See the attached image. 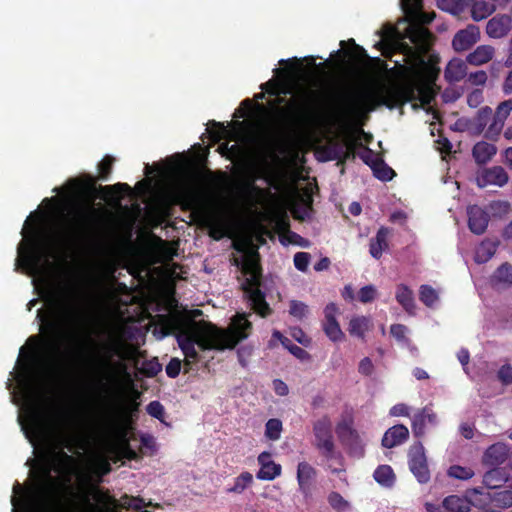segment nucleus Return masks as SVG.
<instances>
[{"label": "nucleus", "mask_w": 512, "mask_h": 512, "mask_svg": "<svg viewBox=\"0 0 512 512\" xmlns=\"http://www.w3.org/2000/svg\"><path fill=\"white\" fill-rule=\"evenodd\" d=\"M512 29V18L507 14H497L486 24L489 37L499 39L505 37Z\"/></svg>", "instance_id": "22"}, {"label": "nucleus", "mask_w": 512, "mask_h": 512, "mask_svg": "<svg viewBox=\"0 0 512 512\" xmlns=\"http://www.w3.org/2000/svg\"><path fill=\"white\" fill-rule=\"evenodd\" d=\"M468 227L476 235L485 233L490 216L488 212L478 205H470L467 208Z\"/></svg>", "instance_id": "20"}, {"label": "nucleus", "mask_w": 512, "mask_h": 512, "mask_svg": "<svg viewBox=\"0 0 512 512\" xmlns=\"http://www.w3.org/2000/svg\"><path fill=\"white\" fill-rule=\"evenodd\" d=\"M33 497L45 512H64L56 479L48 466L42 467L35 476Z\"/></svg>", "instance_id": "7"}, {"label": "nucleus", "mask_w": 512, "mask_h": 512, "mask_svg": "<svg viewBox=\"0 0 512 512\" xmlns=\"http://www.w3.org/2000/svg\"><path fill=\"white\" fill-rule=\"evenodd\" d=\"M419 299L427 307H432L438 300V294L430 285H421L419 289Z\"/></svg>", "instance_id": "47"}, {"label": "nucleus", "mask_w": 512, "mask_h": 512, "mask_svg": "<svg viewBox=\"0 0 512 512\" xmlns=\"http://www.w3.org/2000/svg\"><path fill=\"white\" fill-rule=\"evenodd\" d=\"M336 433L341 442L358 433L353 428V417L351 415L344 417L341 421L337 423Z\"/></svg>", "instance_id": "44"}, {"label": "nucleus", "mask_w": 512, "mask_h": 512, "mask_svg": "<svg viewBox=\"0 0 512 512\" xmlns=\"http://www.w3.org/2000/svg\"><path fill=\"white\" fill-rule=\"evenodd\" d=\"M203 224L209 229V236L214 240L218 241L226 236L227 226L221 218L205 213Z\"/></svg>", "instance_id": "31"}, {"label": "nucleus", "mask_w": 512, "mask_h": 512, "mask_svg": "<svg viewBox=\"0 0 512 512\" xmlns=\"http://www.w3.org/2000/svg\"><path fill=\"white\" fill-rule=\"evenodd\" d=\"M437 0L438 7L442 10H449L454 13L463 12L465 9L470 8L471 17L475 21H480L490 16L495 10L496 6L490 4L485 0Z\"/></svg>", "instance_id": "12"}, {"label": "nucleus", "mask_w": 512, "mask_h": 512, "mask_svg": "<svg viewBox=\"0 0 512 512\" xmlns=\"http://www.w3.org/2000/svg\"><path fill=\"white\" fill-rule=\"evenodd\" d=\"M113 433L118 441V449L120 451V455L128 460H137L139 455L134 449H132L129 443L127 430L121 425H115L113 428Z\"/></svg>", "instance_id": "28"}, {"label": "nucleus", "mask_w": 512, "mask_h": 512, "mask_svg": "<svg viewBox=\"0 0 512 512\" xmlns=\"http://www.w3.org/2000/svg\"><path fill=\"white\" fill-rule=\"evenodd\" d=\"M242 270L250 277L246 278L241 288L247 297L251 309H253L261 317H267L272 314V309L266 301L265 293L260 289L261 274L258 265L252 261L244 262Z\"/></svg>", "instance_id": "8"}, {"label": "nucleus", "mask_w": 512, "mask_h": 512, "mask_svg": "<svg viewBox=\"0 0 512 512\" xmlns=\"http://www.w3.org/2000/svg\"><path fill=\"white\" fill-rule=\"evenodd\" d=\"M144 506L143 500L138 497L123 496L121 498V507L127 510H140Z\"/></svg>", "instance_id": "58"}, {"label": "nucleus", "mask_w": 512, "mask_h": 512, "mask_svg": "<svg viewBox=\"0 0 512 512\" xmlns=\"http://www.w3.org/2000/svg\"><path fill=\"white\" fill-rule=\"evenodd\" d=\"M96 504H92L90 499L86 497L85 501L89 506V512H117V501L108 493L96 490L93 494Z\"/></svg>", "instance_id": "26"}, {"label": "nucleus", "mask_w": 512, "mask_h": 512, "mask_svg": "<svg viewBox=\"0 0 512 512\" xmlns=\"http://www.w3.org/2000/svg\"><path fill=\"white\" fill-rule=\"evenodd\" d=\"M254 482V478L252 473L248 471H244L240 473L235 479L232 487L227 489L228 493L241 494L247 488L252 486Z\"/></svg>", "instance_id": "41"}, {"label": "nucleus", "mask_w": 512, "mask_h": 512, "mask_svg": "<svg viewBox=\"0 0 512 512\" xmlns=\"http://www.w3.org/2000/svg\"><path fill=\"white\" fill-rule=\"evenodd\" d=\"M161 370L162 365L159 363L157 358H153L150 360H145L142 363L139 372L148 378H152L155 377Z\"/></svg>", "instance_id": "50"}, {"label": "nucleus", "mask_w": 512, "mask_h": 512, "mask_svg": "<svg viewBox=\"0 0 512 512\" xmlns=\"http://www.w3.org/2000/svg\"><path fill=\"white\" fill-rule=\"evenodd\" d=\"M483 484L489 489H497L502 486L512 489V477H509L503 468L491 467L483 475Z\"/></svg>", "instance_id": "24"}, {"label": "nucleus", "mask_w": 512, "mask_h": 512, "mask_svg": "<svg viewBox=\"0 0 512 512\" xmlns=\"http://www.w3.org/2000/svg\"><path fill=\"white\" fill-rule=\"evenodd\" d=\"M403 5L409 22L403 32V38L409 39L419 53L428 52L433 45L435 36L425 25L430 24L434 20L436 17L435 12L423 11L422 0H420L419 4L403 2Z\"/></svg>", "instance_id": "6"}, {"label": "nucleus", "mask_w": 512, "mask_h": 512, "mask_svg": "<svg viewBox=\"0 0 512 512\" xmlns=\"http://www.w3.org/2000/svg\"><path fill=\"white\" fill-rule=\"evenodd\" d=\"M139 397H140V392L135 391L134 398L129 400L122 407V414L125 419L131 418L134 414H136L138 412L140 403L137 402V398H139Z\"/></svg>", "instance_id": "53"}, {"label": "nucleus", "mask_w": 512, "mask_h": 512, "mask_svg": "<svg viewBox=\"0 0 512 512\" xmlns=\"http://www.w3.org/2000/svg\"><path fill=\"white\" fill-rule=\"evenodd\" d=\"M328 503L332 509L336 512H347L350 508V504L347 500H345L342 495L336 491H332L328 495Z\"/></svg>", "instance_id": "48"}, {"label": "nucleus", "mask_w": 512, "mask_h": 512, "mask_svg": "<svg viewBox=\"0 0 512 512\" xmlns=\"http://www.w3.org/2000/svg\"><path fill=\"white\" fill-rule=\"evenodd\" d=\"M315 95L314 91H305L303 93L304 101L301 103L294 100L289 101L286 108L280 110L284 123L289 126H303L315 122L319 116L318 110L309 101Z\"/></svg>", "instance_id": "10"}, {"label": "nucleus", "mask_w": 512, "mask_h": 512, "mask_svg": "<svg viewBox=\"0 0 512 512\" xmlns=\"http://www.w3.org/2000/svg\"><path fill=\"white\" fill-rule=\"evenodd\" d=\"M294 266L299 271L305 272L310 262V254L307 252H297L294 255Z\"/></svg>", "instance_id": "59"}, {"label": "nucleus", "mask_w": 512, "mask_h": 512, "mask_svg": "<svg viewBox=\"0 0 512 512\" xmlns=\"http://www.w3.org/2000/svg\"><path fill=\"white\" fill-rule=\"evenodd\" d=\"M447 474L449 477L459 479V480H468L474 476V471L470 467H463L460 465H452L449 467Z\"/></svg>", "instance_id": "51"}, {"label": "nucleus", "mask_w": 512, "mask_h": 512, "mask_svg": "<svg viewBox=\"0 0 512 512\" xmlns=\"http://www.w3.org/2000/svg\"><path fill=\"white\" fill-rule=\"evenodd\" d=\"M429 105L433 91L429 85L404 81L382 89L347 88L339 91L329 105L330 117L341 126H361L368 114L379 106L394 109L418 99Z\"/></svg>", "instance_id": "1"}, {"label": "nucleus", "mask_w": 512, "mask_h": 512, "mask_svg": "<svg viewBox=\"0 0 512 512\" xmlns=\"http://www.w3.org/2000/svg\"><path fill=\"white\" fill-rule=\"evenodd\" d=\"M184 321L180 314H160L156 317L154 334L160 339L175 335L177 343L186 358L197 360L195 345L205 350L233 349L239 342L248 338L252 323L246 314H237L232 319L231 328L224 330L211 322L201 321L194 334L183 330Z\"/></svg>", "instance_id": "2"}, {"label": "nucleus", "mask_w": 512, "mask_h": 512, "mask_svg": "<svg viewBox=\"0 0 512 512\" xmlns=\"http://www.w3.org/2000/svg\"><path fill=\"white\" fill-rule=\"evenodd\" d=\"M67 420L68 417L65 413L60 412L57 414V450L53 452L52 460L60 469H65L74 462V458L64 451V448L72 451L75 444L74 435L66 429Z\"/></svg>", "instance_id": "11"}, {"label": "nucleus", "mask_w": 512, "mask_h": 512, "mask_svg": "<svg viewBox=\"0 0 512 512\" xmlns=\"http://www.w3.org/2000/svg\"><path fill=\"white\" fill-rule=\"evenodd\" d=\"M289 313L298 320H302L308 313V306L297 300H292L289 305Z\"/></svg>", "instance_id": "54"}, {"label": "nucleus", "mask_w": 512, "mask_h": 512, "mask_svg": "<svg viewBox=\"0 0 512 512\" xmlns=\"http://www.w3.org/2000/svg\"><path fill=\"white\" fill-rule=\"evenodd\" d=\"M491 283L494 287H508L512 285V265L503 263L491 276Z\"/></svg>", "instance_id": "36"}, {"label": "nucleus", "mask_w": 512, "mask_h": 512, "mask_svg": "<svg viewBox=\"0 0 512 512\" xmlns=\"http://www.w3.org/2000/svg\"><path fill=\"white\" fill-rule=\"evenodd\" d=\"M408 464L410 471L419 483L425 484L430 480V471L427 464L425 449L421 441H416L410 446L408 452Z\"/></svg>", "instance_id": "13"}, {"label": "nucleus", "mask_w": 512, "mask_h": 512, "mask_svg": "<svg viewBox=\"0 0 512 512\" xmlns=\"http://www.w3.org/2000/svg\"><path fill=\"white\" fill-rule=\"evenodd\" d=\"M123 343L114 337L100 345L97 353L86 358L87 367L102 379H113L118 373L126 370L124 363Z\"/></svg>", "instance_id": "5"}, {"label": "nucleus", "mask_w": 512, "mask_h": 512, "mask_svg": "<svg viewBox=\"0 0 512 512\" xmlns=\"http://www.w3.org/2000/svg\"><path fill=\"white\" fill-rule=\"evenodd\" d=\"M466 75V65L458 59L451 60L445 68L444 77L448 82H459Z\"/></svg>", "instance_id": "37"}, {"label": "nucleus", "mask_w": 512, "mask_h": 512, "mask_svg": "<svg viewBox=\"0 0 512 512\" xmlns=\"http://www.w3.org/2000/svg\"><path fill=\"white\" fill-rule=\"evenodd\" d=\"M407 333V327L403 324H393L390 326V334L399 342L405 341Z\"/></svg>", "instance_id": "61"}, {"label": "nucleus", "mask_w": 512, "mask_h": 512, "mask_svg": "<svg viewBox=\"0 0 512 512\" xmlns=\"http://www.w3.org/2000/svg\"><path fill=\"white\" fill-rule=\"evenodd\" d=\"M47 304L52 319L45 322L50 332L62 327H80L86 323L87 314L73 285L62 282L52 286L47 294Z\"/></svg>", "instance_id": "4"}, {"label": "nucleus", "mask_w": 512, "mask_h": 512, "mask_svg": "<svg viewBox=\"0 0 512 512\" xmlns=\"http://www.w3.org/2000/svg\"><path fill=\"white\" fill-rule=\"evenodd\" d=\"M390 230L387 227H380L376 236L370 239L369 253L375 259H380L383 252L388 249V236Z\"/></svg>", "instance_id": "30"}, {"label": "nucleus", "mask_w": 512, "mask_h": 512, "mask_svg": "<svg viewBox=\"0 0 512 512\" xmlns=\"http://www.w3.org/2000/svg\"><path fill=\"white\" fill-rule=\"evenodd\" d=\"M493 501L499 506L503 508H508L512 506V491L511 490H503L500 492H496L493 496Z\"/></svg>", "instance_id": "55"}, {"label": "nucleus", "mask_w": 512, "mask_h": 512, "mask_svg": "<svg viewBox=\"0 0 512 512\" xmlns=\"http://www.w3.org/2000/svg\"><path fill=\"white\" fill-rule=\"evenodd\" d=\"M208 132L211 140L216 143L227 139L231 133L227 126L215 120L209 122Z\"/></svg>", "instance_id": "45"}, {"label": "nucleus", "mask_w": 512, "mask_h": 512, "mask_svg": "<svg viewBox=\"0 0 512 512\" xmlns=\"http://www.w3.org/2000/svg\"><path fill=\"white\" fill-rule=\"evenodd\" d=\"M290 335L300 344L304 346H308L310 343L309 337L305 334V332L299 328L294 327L291 329Z\"/></svg>", "instance_id": "64"}, {"label": "nucleus", "mask_w": 512, "mask_h": 512, "mask_svg": "<svg viewBox=\"0 0 512 512\" xmlns=\"http://www.w3.org/2000/svg\"><path fill=\"white\" fill-rule=\"evenodd\" d=\"M437 422V415L431 408L424 407L422 410L414 414L412 419V433L414 437L421 438L425 434V427L427 424L435 425Z\"/></svg>", "instance_id": "23"}, {"label": "nucleus", "mask_w": 512, "mask_h": 512, "mask_svg": "<svg viewBox=\"0 0 512 512\" xmlns=\"http://www.w3.org/2000/svg\"><path fill=\"white\" fill-rule=\"evenodd\" d=\"M395 298L402 308L409 314H415V299L413 291L405 284L397 286Z\"/></svg>", "instance_id": "32"}, {"label": "nucleus", "mask_w": 512, "mask_h": 512, "mask_svg": "<svg viewBox=\"0 0 512 512\" xmlns=\"http://www.w3.org/2000/svg\"><path fill=\"white\" fill-rule=\"evenodd\" d=\"M495 53V49L490 45H480L466 57L467 63L480 66L489 62Z\"/></svg>", "instance_id": "33"}, {"label": "nucleus", "mask_w": 512, "mask_h": 512, "mask_svg": "<svg viewBox=\"0 0 512 512\" xmlns=\"http://www.w3.org/2000/svg\"><path fill=\"white\" fill-rule=\"evenodd\" d=\"M81 190L84 193L87 194H94L96 191L100 193V196L104 200H116L119 199V195L122 192L129 191L131 188L126 183H116L114 185H106V186H99V188L96 187V178L87 175L86 180L82 183Z\"/></svg>", "instance_id": "15"}, {"label": "nucleus", "mask_w": 512, "mask_h": 512, "mask_svg": "<svg viewBox=\"0 0 512 512\" xmlns=\"http://www.w3.org/2000/svg\"><path fill=\"white\" fill-rule=\"evenodd\" d=\"M147 413L158 419L159 421H163L165 416L164 406L157 400L151 401L146 407Z\"/></svg>", "instance_id": "57"}, {"label": "nucleus", "mask_w": 512, "mask_h": 512, "mask_svg": "<svg viewBox=\"0 0 512 512\" xmlns=\"http://www.w3.org/2000/svg\"><path fill=\"white\" fill-rule=\"evenodd\" d=\"M338 307L335 303H329L324 309L323 330L326 336L333 342H339L344 339L345 334L340 328L336 319Z\"/></svg>", "instance_id": "18"}, {"label": "nucleus", "mask_w": 512, "mask_h": 512, "mask_svg": "<svg viewBox=\"0 0 512 512\" xmlns=\"http://www.w3.org/2000/svg\"><path fill=\"white\" fill-rule=\"evenodd\" d=\"M496 154L497 147L486 141H479L472 148V157L479 166L490 162Z\"/></svg>", "instance_id": "29"}, {"label": "nucleus", "mask_w": 512, "mask_h": 512, "mask_svg": "<svg viewBox=\"0 0 512 512\" xmlns=\"http://www.w3.org/2000/svg\"><path fill=\"white\" fill-rule=\"evenodd\" d=\"M98 219L97 210L91 205L78 207L73 214L72 222L61 238L44 236L35 231L29 240V249L24 253L18 248L17 265L21 264L27 269L38 270L47 252L54 249L60 243L80 244L89 241L95 233Z\"/></svg>", "instance_id": "3"}, {"label": "nucleus", "mask_w": 512, "mask_h": 512, "mask_svg": "<svg viewBox=\"0 0 512 512\" xmlns=\"http://www.w3.org/2000/svg\"><path fill=\"white\" fill-rule=\"evenodd\" d=\"M371 320L366 316L353 317L349 322L348 331L352 336L364 339L365 333L370 329Z\"/></svg>", "instance_id": "38"}, {"label": "nucleus", "mask_w": 512, "mask_h": 512, "mask_svg": "<svg viewBox=\"0 0 512 512\" xmlns=\"http://www.w3.org/2000/svg\"><path fill=\"white\" fill-rule=\"evenodd\" d=\"M498 245L499 240L497 239L483 240L476 248L475 261L480 264L488 262L496 253Z\"/></svg>", "instance_id": "34"}, {"label": "nucleus", "mask_w": 512, "mask_h": 512, "mask_svg": "<svg viewBox=\"0 0 512 512\" xmlns=\"http://www.w3.org/2000/svg\"><path fill=\"white\" fill-rule=\"evenodd\" d=\"M115 158L111 155H105L101 162L98 164V178L107 181L112 173Z\"/></svg>", "instance_id": "49"}, {"label": "nucleus", "mask_w": 512, "mask_h": 512, "mask_svg": "<svg viewBox=\"0 0 512 512\" xmlns=\"http://www.w3.org/2000/svg\"><path fill=\"white\" fill-rule=\"evenodd\" d=\"M317 474V470L307 461L298 463L296 472L298 490L302 494L306 505H309L312 501Z\"/></svg>", "instance_id": "14"}, {"label": "nucleus", "mask_w": 512, "mask_h": 512, "mask_svg": "<svg viewBox=\"0 0 512 512\" xmlns=\"http://www.w3.org/2000/svg\"><path fill=\"white\" fill-rule=\"evenodd\" d=\"M282 467L280 464L275 462H270L269 464H263V467H260L258 470L256 477L259 480H267L272 481L278 476L281 475Z\"/></svg>", "instance_id": "42"}, {"label": "nucleus", "mask_w": 512, "mask_h": 512, "mask_svg": "<svg viewBox=\"0 0 512 512\" xmlns=\"http://www.w3.org/2000/svg\"><path fill=\"white\" fill-rule=\"evenodd\" d=\"M347 447L350 456L355 458H362L365 454V446L359 433L347 438L342 442Z\"/></svg>", "instance_id": "40"}, {"label": "nucleus", "mask_w": 512, "mask_h": 512, "mask_svg": "<svg viewBox=\"0 0 512 512\" xmlns=\"http://www.w3.org/2000/svg\"><path fill=\"white\" fill-rule=\"evenodd\" d=\"M373 478L378 484L388 488L392 487L396 480L394 471L389 465H379L373 473Z\"/></svg>", "instance_id": "39"}, {"label": "nucleus", "mask_w": 512, "mask_h": 512, "mask_svg": "<svg viewBox=\"0 0 512 512\" xmlns=\"http://www.w3.org/2000/svg\"><path fill=\"white\" fill-rule=\"evenodd\" d=\"M447 512H469L471 509V501L464 496L449 495L442 502Z\"/></svg>", "instance_id": "35"}, {"label": "nucleus", "mask_w": 512, "mask_h": 512, "mask_svg": "<svg viewBox=\"0 0 512 512\" xmlns=\"http://www.w3.org/2000/svg\"><path fill=\"white\" fill-rule=\"evenodd\" d=\"M492 118V109L489 106L479 109L476 116V125L478 130L482 132L485 127L488 128L489 124L492 122Z\"/></svg>", "instance_id": "52"}, {"label": "nucleus", "mask_w": 512, "mask_h": 512, "mask_svg": "<svg viewBox=\"0 0 512 512\" xmlns=\"http://www.w3.org/2000/svg\"><path fill=\"white\" fill-rule=\"evenodd\" d=\"M282 429V421L278 418H271L266 422L265 436L269 440L276 441L280 439Z\"/></svg>", "instance_id": "46"}, {"label": "nucleus", "mask_w": 512, "mask_h": 512, "mask_svg": "<svg viewBox=\"0 0 512 512\" xmlns=\"http://www.w3.org/2000/svg\"><path fill=\"white\" fill-rule=\"evenodd\" d=\"M358 372L364 376H371L374 372V365L369 357H364L359 365Z\"/></svg>", "instance_id": "62"}, {"label": "nucleus", "mask_w": 512, "mask_h": 512, "mask_svg": "<svg viewBox=\"0 0 512 512\" xmlns=\"http://www.w3.org/2000/svg\"><path fill=\"white\" fill-rule=\"evenodd\" d=\"M313 434L315 437L314 445L320 451L321 455L327 460H337L339 467L330 470L333 474L344 471L343 457L341 453L336 452L332 433V422L328 415H323L313 423Z\"/></svg>", "instance_id": "9"}, {"label": "nucleus", "mask_w": 512, "mask_h": 512, "mask_svg": "<svg viewBox=\"0 0 512 512\" xmlns=\"http://www.w3.org/2000/svg\"><path fill=\"white\" fill-rule=\"evenodd\" d=\"M372 171L374 176L381 181H390L396 175L395 171L384 162L382 157L373 163Z\"/></svg>", "instance_id": "43"}, {"label": "nucleus", "mask_w": 512, "mask_h": 512, "mask_svg": "<svg viewBox=\"0 0 512 512\" xmlns=\"http://www.w3.org/2000/svg\"><path fill=\"white\" fill-rule=\"evenodd\" d=\"M499 380L504 384H512V366L503 365L497 373Z\"/></svg>", "instance_id": "63"}, {"label": "nucleus", "mask_w": 512, "mask_h": 512, "mask_svg": "<svg viewBox=\"0 0 512 512\" xmlns=\"http://www.w3.org/2000/svg\"><path fill=\"white\" fill-rule=\"evenodd\" d=\"M355 145L354 143H343V142H331L322 149L324 154L323 160L325 161H338L339 163H345L349 159H353Z\"/></svg>", "instance_id": "17"}, {"label": "nucleus", "mask_w": 512, "mask_h": 512, "mask_svg": "<svg viewBox=\"0 0 512 512\" xmlns=\"http://www.w3.org/2000/svg\"><path fill=\"white\" fill-rule=\"evenodd\" d=\"M509 176L502 166H493L483 170L481 177L478 179V185L485 187L487 185H496L503 187L508 183Z\"/></svg>", "instance_id": "25"}, {"label": "nucleus", "mask_w": 512, "mask_h": 512, "mask_svg": "<svg viewBox=\"0 0 512 512\" xmlns=\"http://www.w3.org/2000/svg\"><path fill=\"white\" fill-rule=\"evenodd\" d=\"M512 111V99L505 100L501 102L497 108L495 113H492V122L489 124L488 128L485 132V137L496 141L503 129L506 118L509 116Z\"/></svg>", "instance_id": "16"}, {"label": "nucleus", "mask_w": 512, "mask_h": 512, "mask_svg": "<svg viewBox=\"0 0 512 512\" xmlns=\"http://www.w3.org/2000/svg\"><path fill=\"white\" fill-rule=\"evenodd\" d=\"M480 39L478 26L469 24L466 28L459 30L453 37L452 47L456 52L469 50Z\"/></svg>", "instance_id": "19"}, {"label": "nucleus", "mask_w": 512, "mask_h": 512, "mask_svg": "<svg viewBox=\"0 0 512 512\" xmlns=\"http://www.w3.org/2000/svg\"><path fill=\"white\" fill-rule=\"evenodd\" d=\"M510 449L508 445L497 442L490 445L484 452L482 463L488 467H499L509 458Z\"/></svg>", "instance_id": "21"}, {"label": "nucleus", "mask_w": 512, "mask_h": 512, "mask_svg": "<svg viewBox=\"0 0 512 512\" xmlns=\"http://www.w3.org/2000/svg\"><path fill=\"white\" fill-rule=\"evenodd\" d=\"M165 370L168 377L176 378L181 371V361L178 358H172Z\"/></svg>", "instance_id": "60"}, {"label": "nucleus", "mask_w": 512, "mask_h": 512, "mask_svg": "<svg viewBox=\"0 0 512 512\" xmlns=\"http://www.w3.org/2000/svg\"><path fill=\"white\" fill-rule=\"evenodd\" d=\"M408 437L409 430L405 425H394L384 433L381 444L385 448H393L405 442Z\"/></svg>", "instance_id": "27"}, {"label": "nucleus", "mask_w": 512, "mask_h": 512, "mask_svg": "<svg viewBox=\"0 0 512 512\" xmlns=\"http://www.w3.org/2000/svg\"><path fill=\"white\" fill-rule=\"evenodd\" d=\"M377 295V290L373 285H366L358 292V299L361 303H370L374 301Z\"/></svg>", "instance_id": "56"}]
</instances>
